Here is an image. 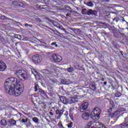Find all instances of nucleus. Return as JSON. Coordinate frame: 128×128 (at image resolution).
Returning a JSON list of instances; mask_svg holds the SVG:
<instances>
[{"label": "nucleus", "mask_w": 128, "mask_h": 128, "mask_svg": "<svg viewBox=\"0 0 128 128\" xmlns=\"http://www.w3.org/2000/svg\"><path fill=\"white\" fill-rule=\"evenodd\" d=\"M102 113V110L100 108H96L93 110L92 112H90V117L94 120H98L100 119V116Z\"/></svg>", "instance_id": "obj_3"}, {"label": "nucleus", "mask_w": 128, "mask_h": 128, "mask_svg": "<svg viewBox=\"0 0 128 128\" xmlns=\"http://www.w3.org/2000/svg\"><path fill=\"white\" fill-rule=\"evenodd\" d=\"M44 74H46V75H50L52 74V72H50V71L49 70H44Z\"/></svg>", "instance_id": "obj_15"}, {"label": "nucleus", "mask_w": 128, "mask_h": 128, "mask_svg": "<svg viewBox=\"0 0 128 128\" xmlns=\"http://www.w3.org/2000/svg\"><path fill=\"white\" fill-rule=\"evenodd\" d=\"M87 14L88 16H90V14L96 16L98 14V12L96 10H92L90 9L88 10Z\"/></svg>", "instance_id": "obj_12"}, {"label": "nucleus", "mask_w": 128, "mask_h": 128, "mask_svg": "<svg viewBox=\"0 0 128 128\" xmlns=\"http://www.w3.org/2000/svg\"><path fill=\"white\" fill-rule=\"evenodd\" d=\"M72 124H73V122H71L68 124V128H72Z\"/></svg>", "instance_id": "obj_29"}, {"label": "nucleus", "mask_w": 128, "mask_h": 128, "mask_svg": "<svg viewBox=\"0 0 128 128\" xmlns=\"http://www.w3.org/2000/svg\"><path fill=\"white\" fill-rule=\"evenodd\" d=\"M68 72H74V68L73 67H70L68 68Z\"/></svg>", "instance_id": "obj_23"}, {"label": "nucleus", "mask_w": 128, "mask_h": 128, "mask_svg": "<svg viewBox=\"0 0 128 128\" xmlns=\"http://www.w3.org/2000/svg\"><path fill=\"white\" fill-rule=\"evenodd\" d=\"M76 100V98H72V100H71V101H70V102L71 104H74V102H76V101L75 100Z\"/></svg>", "instance_id": "obj_27"}, {"label": "nucleus", "mask_w": 128, "mask_h": 128, "mask_svg": "<svg viewBox=\"0 0 128 128\" xmlns=\"http://www.w3.org/2000/svg\"><path fill=\"white\" fill-rule=\"evenodd\" d=\"M49 114L52 116H54V113L52 112H49Z\"/></svg>", "instance_id": "obj_38"}, {"label": "nucleus", "mask_w": 128, "mask_h": 128, "mask_svg": "<svg viewBox=\"0 0 128 128\" xmlns=\"http://www.w3.org/2000/svg\"><path fill=\"white\" fill-rule=\"evenodd\" d=\"M0 124H1V125L3 126H6V124H7L6 120L4 119L1 120Z\"/></svg>", "instance_id": "obj_16"}, {"label": "nucleus", "mask_w": 128, "mask_h": 128, "mask_svg": "<svg viewBox=\"0 0 128 128\" xmlns=\"http://www.w3.org/2000/svg\"><path fill=\"white\" fill-rule=\"evenodd\" d=\"M32 120L33 122H34V123L36 124H38V118H36V117H34L32 118Z\"/></svg>", "instance_id": "obj_17"}, {"label": "nucleus", "mask_w": 128, "mask_h": 128, "mask_svg": "<svg viewBox=\"0 0 128 128\" xmlns=\"http://www.w3.org/2000/svg\"><path fill=\"white\" fill-rule=\"evenodd\" d=\"M52 29H50L49 32H52Z\"/></svg>", "instance_id": "obj_46"}, {"label": "nucleus", "mask_w": 128, "mask_h": 128, "mask_svg": "<svg viewBox=\"0 0 128 128\" xmlns=\"http://www.w3.org/2000/svg\"><path fill=\"white\" fill-rule=\"evenodd\" d=\"M106 84H107V82H104V84L105 86L106 85Z\"/></svg>", "instance_id": "obj_45"}, {"label": "nucleus", "mask_w": 128, "mask_h": 128, "mask_svg": "<svg viewBox=\"0 0 128 128\" xmlns=\"http://www.w3.org/2000/svg\"><path fill=\"white\" fill-rule=\"evenodd\" d=\"M54 46H55V47L58 48V44H55Z\"/></svg>", "instance_id": "obj_47"}, {"label": "nucleus", "mask_w": 128, "mask_h": 128, "mask_svg": "<svg viewBox=\"0 0 128 128\" xmlns=\"http://www.w3.org/2000/svg\"><path fill=\"white\" fill-rule=\"evenodd\" d=\"M58 126H60V128H63V125H62L61 122H58Z\"/></svg>", "instance_id": "obj_30"}, {"label": "nucleus", "mask_w": 128, "mask_h": 128, "mask_svg": "<svg viewBox=\"0 0 128 128\" xmlns=\"http://www.w3.org/2000/svg\"><path fill=\"white\" fill-rule=\"evenodd\" d=\"M112 108H109L108 110V112L109 114H108V117L109 118H116L117 116V112H115L114 113H111V112H112Z\"/></svg>", "instance_id": "obj_8"}, {"label": "nucleus", "mask_w": 128, "mask_h": 128, "mask_svg": "<svg viewBox=\"0 0 128 128\" xmlns=\"http://www.w3.org/2000/svg\"><path fill=\"white\" fill-rule=\"evenodd\" d=\"M32 62L35 64H39L41 62V58L39 55L35 54L32 57Z\"/></svg>", "instance_id": "obj_5"}, {"label": "nucleus", "mask_w": 128, "mask_h": 128, "mask_svg": "<svg viewBox=\"0 0 128 128\" xmlns=\"http://www.w3.org/2000/svg\"><path fill=\"white\" fill-rule=\"evenodd\" d=\"M24 26H27V27H28V26H29V28H32V25H30V24H24Z\"/></svg>", "instance_id": "obj_31"}, {"label": "nucleus", "mask_w": 128, "mask_h": 128, "mask_svg": "<svg viewBox=\"0 0 128 128\" xmlns=\"http://www.w3.org/2000/svg\"><path fill=\"white\" fill-rule=\"evenodd\" d=\"M15 75L18 79L22 80V82H24L28 80V72L22 70H20L15 72Z\"/></svg>", "instance_id": "obj_2"}, {"label": "nucleus", "mask_w": 128, "mask_h": 128, "mask_svg": "<svg viewBox=\"0 0 128 128\" xmlns=\"http://www.w3.org/2000/svg\"><path fill=\"white\" fill-rule=\"evenodd\" d=\"M52 58L54 60V62H60L62 60V58L60 56L56 54H54L52 56Z\"/></svg>", "instance_id": "obj_4"}, {"label": "nucleus", "mask_w": 128, "mask_h": 128, "mask_svg": "<svg viewBox=\"0 0 128 128\" xmlns=\"http://www.w3.org/2000/svg\"><path fill=\"white\" fill-rule=\"evenodd\" d=\"M87 6H90L91 8H92V6H94V4L92 3V2H90L87 4Z\"/></svg>", "instance_id": "obj_25"}, {"label": "nucleus", "mask_w": 128, "mask_h": 128, "mask_svg": "<svg viewBox=\"0 0 128 128\" xmlns=\"http://www.w3.org/2000/svg\"><path fill=\"white\" fill-rule=\"evenodd\" d=\"M4 88L6 94L18 97L22 93L24 85L16 78H10L4 82Z\"/></svg>", "instance_id": "obj_1"}, {"label": "nucleus", "mask_w": 128, "mask_h": 128, "mask_svg": "<svg viewBox=\"0 0 128 128\" xmlns=\"http://www.w3.org/2000/svg\"><path fill=\"white\" fill-rule=\"evenodd\" d=\"M69 30H72L73 32H74V30H76V29H72V28H70Z\"/></svg>", "instance_id": "obj_40"}, {"label": "nucleus", "mask_w": 128, "mask_h": 128, "mask_svg": "<svg viewBox=\"0 0 128 128\" xmlns=\"http://www.w3.org/2000/svg\"><path fill=\"white\" fill-rule=\"evenodd\" d=\"M125 122H128V116L125 118Z\"/></svg>", "instance_id": "obj_35"}, {"label": "nucleus", "mask_w": 128, "mask_h": 128, "mask_svg": "<svg viewBox=\"0 0 128 128\" xmlns=\"http://www.w3.org/2000/svg\"><path fill=\"white\" fill-rule=\"evenodd\" d=\"M39 91V92L41 94L44 95L46 94V92L44 90H42V89L39 88L38 90Z\"/></svg>", "instance_id": "obj_24"}, {"label": "nucleus", "mask_w": 128, "mask_h": 128, "mask_svg": "<svg viewBox=\"0 0 128 128\" xmlns=\"http://www.w3.org/2000/svg\"><path fill=\"white\" fill-rule=\"evenodd\" d=\"M6 68V64L2 61H0V72H2Z\"/></svg>", "instance_id": "obj_10"}, {"label": "nucleus", "mask_w": 128, "mask_h": 128, "mask_svg": "<svg viewBox=\"0 0 128 128\" xmlns=\"http://www.w3.org/2000/svg\"><path fill=\"white\" fill-rule=\"evenodd\" d=\"M88 102H85L82 104L80 106V112H84L88 108Z\"/></svg>", "instance_id": "obj_6"}, {"label": "nucleus", "mask_w": 128, "mask_h": 128, "mask_svg": "<svg viewBox=\"0 0 128 128\" xmlns=\"http://www.w3.org/2000/svg\"><path fill=\"white\" fill-rule=\"evenodd\" d=\"M102 2H108L110 0H101Z\"/></svg>", "instance_id": "obj_32"}, {"label": "nucleus", "mask_w": 128, "mask_h": 128, "mask_svg": "<svg viewBox=\"0 0 128 128\" xmlns=\"http://www.w3.org/2000/svg\"><path fill=\"white\" fill-rule=\"evenodd\" d=\"M119 128H128V124H120L119 125Z\"/></svg>", "instance_id": "obj_18"}, {"label": "nucleus", "mask_w": 128, "mask_h": 128, "mask_svg": "<svg viewBox=\"0 0 128 128\" xmlns=\"http://www.w3.org/2000/svg\"><path fill=\"white\" fill-rule=\"evenodd\" d=\"M79 70H82L84 72V68L82 67H80V68Z\"/></svg>", "instance_id": "obj_36"}, {"label": "nucleus", "mask_w": 128, "mask_h": 128, "mask_svg": "<svg viewBox=\"0 0 128 128\" xmlns=\"http://www.w3.org/2000/svg\"><path fill=\"white\" fill-rule=\"evenodd\" d=\"M116 22H118V20H116Z\"/></svg>", "instance_id": "obj_50"}, {"label": "nucleus", "mask_w": 128, "mask_h": 128, "mask_svg": "<svg viewBox=\"0 0 128 128\" xmlns=\"http://www.w3.org/2000/svg\"><path fill=\"white\" fill-rule=\"evenodd\" d=\"M90 116V111L87 110L82 114V118L84 120H89Z\"/></svg>", "instance_id": "obj_7"}, {"label": "nucleus", "mask_w": 128, "mask_h": 128, "mask_svg": "<svg viewBox=\"0 0 128 128\" xmlns=\"http://www.w3.org/2000/svg\"><path fill=\"white\" fill-rule=\"evenodd\" d=\"M64 109L62 108V110L58 109L56 110V114L58 115V118H62V114H63V112H64Z\"/></svg>", "instance_id": "obj_9"}, {"label": "nucleus", "mask_w": 128, "mask_h": 128, "mask_svg": "<svg viewBox=\"0 0 128 128\" xmlns=\"http://www.w3.org/2000/svg\"><path fill=\"white\" fill-rule=\"evenodd\" d=\"M120 54H122V56H124V52L122 51H120Z\"/></svg>", "instance_id": "obj_42"}, {"label": "nucleus", "mask_w": 128, "mask_h": 128, "mask_svg": "<svg viewBox=\"0 0 128 128\" xmlns=\"http://www.w3.org/2000/svg\"><path fill=\"white\" fill-rule=\"evenodd\" d=\"M38 88V84H36V86H34V92H37L39 88Z\"/></svg>", "instance_id": "obj_26"}, {"label": "nucleus", "mask_w": 128, "mask_h": 128, "mask_svg": "<svg viewBox=\"0 0 128 128\" xmlns=\"http://www.w3.org/2000/svg\"><path fill=\"white\" fill-rule=\"evenodd\" d=\"M110 104L111 105V106H112V107L114 108L115 105H114V100H110Z\"/></svg>", "instance_id": "obj_21"}, {"label": "nucleus", "mask_w": 128, "mask_h": 128, "mask_svg": "<svg viewBox=\"0 0 128 128\" xmlns=\"http://www.w3.org/2000/svg\"><path fill=\"white\" fill-rule=\"evenodd\" d=\"M60 100L61 102H62V103H63V104H68V100L65 96H61Z\"/></svg>", "instance_id": "obj_11"}, {"label": "nucleus", "mask_w": 128, "mask_h": 128, "mask_svg": "<svg viewBox=\"0 0 128 128\" xmlns=\"http://www.w3.org/2000/svg\"><path fill=\"white\" fill-rule=\"evenodd\" d=\"M101 81H102V82H104V78H101Z\"/></svg>", "instance_id": "obj_44"}, {"label": "nucleus", "mask_w": 128, "mask_h": 128, "mask_svg": "<svg viewBox=\"0 0 128 128\" xmlns=\"http://www.w3.org/2000/svg\"><path fill=\"white\" fill-rule=\"evenodd\" d=\"M90 88H91L93 90H95L97 89V88L95 85L90 84Z\"/></svg>", "instance_id": "obj_19"}, {"label": "nucleus", "mask_w": 128, "mask_h": 128, "mask_svg": "<svg viewBox=\"0 0 128 128\" xmlns=\"http://www.w3.org/2000/svg\"><path fill=\"white\" fill-rule=\"evenodd\" d=\"M66 16H70V13H68Z\"/></svg>", "instance_id": "obj_43"}, {"label": "nucleus", "mask_w": 128, "mask_h": 128, "mask_svg": "<svg viewBox=\"0 0 128 128\" xmlns=\"http://www.w3.org/2000/svg\"><path fill=\"white\" fill-rule=\"evenodd\" d=\"M68 115V111L66 112L65 114H64V116H66V118Z\"/></svg>", "instance_id": "obj_33"}, {"label": "nucleus", "mask_w": 128, "mask_h": 128, "mask_svg": "<svg viewBox=\"0 0 128 128\" xmlns=\"http://www.w3.org/2000/svg\"><path fill=\"white\" fill-rule=\"evenodd\" d=\"M54 45H57V44H56V43H55V42H52V44H51V46H54Z\"/></svg>", "instance_id": "obj_39"}, {"label": "nucleus", "mask_w": 128, "mask_h": 128, "mask_svg": "<svg viewBox=\"0 0 128 128\" xmlns=\"http://www.w3.org/2000/svg\"><path fill=\"white\" fill-rule=\"evenodd\" d=\"M122 96V94L120 92H116L114 94V96L116 98H119Z\"/></svg>", "instance_id": "obj_22"}, {"label": "nucleus", "mask_w": 128, "mask_h": 128, "mask_svg": "<svg viewBox=\"0 0 128 128\" xmlns=\"http://www.w3.org/2000/svg\"><path fill=\"white\" fill-rule=\"evenodd\" d=\"M28 118H26V119L22 118V122L23 124H25L26 122H28Z\"/></svg>", "instance_id": "obj_28"}, {"label": "nucleus", "mask_w": 128, "mask_h": 128, "mask_svg": "<svg viewBox=\"0 0 128 128\" xmlns=\"http://www.w3.org/2000/svg\"><path fill=\"white\" fill-rule=\"evenodd\" d=\"M117 86H118V84L116 82H114L112 83V89L116 90L117 88Z\"/></svg>", "instance_id": "obj_14"}, {"label": "nucleus", "mask_w": 128, "mask_h": 128, "mask_svg": "<svg viewBox=\"0 0 128 128\" xmlns=\"http://www.w3.org/2000/svg\"><path fill=\"white\" fill-rule=\"evenodd\" d=\"M8 122L12 126H14L16 124V120H14L13 119H10L9 120Z\"/></svg>", "instance_id": "obj_13"}, {"label": "nucleus", "mask_w": 128, "mask_h": 128, "mask_svg": "<svg viewBox=\"0 0 128 128\" xmlns=\"http://www.w3.org/2000/svg\"><path fill=\"white\" fill-rule=\"evenodd\" d=\"M0 19L1 20H10V18H8V17L4 16H1Z\"/></svg>", "instance_id": "obj_20"}, {"label": "nucleus", "mask_w": 128, "mask_h": 128, "mask_svg": "<svg viewBox=\"0 0 128 128\" xmlns=\"http://www.w3.org/2000/svg\"><path fill=\"white\" fill-rule=\"evenodd\" d=\"M63 80H61V82H63Z\"/></svg>", "instance_id": "obj_49"}, {"label": "nucleus", "mask_w": 128, "mask_h": 128, "mask_svg": "<svg viewBox=\"0 0 128 128\" xmlns=\"http://www.w3.org/2000/svg\"><path fill=\"white\" fill-rule=\"evenodd\" d=\"M114 34H118V33H114Z\"/></svg>", "instance_id": "obj_52"}, {"label": "nucleus", "mask_w": 128, "mask_h": 128, "mask_svg": "<svg viewBox=\"0 0 128 128\" xmlns=\"http://www.w3.org/2000/svg\"><path fill=\"white\" fill-rule=\"evenodd\" d=\"M12 4H14V6H18V2L14 1Z\"/></svg>", "instance_id": "obj_34"}, {"label": "nucleus", "mask_w": 128, "mask_h": 128, "mask_svg": "<svg viewBox=\"0 0 128 128\" xmlns=\"http://www.w3.org/2000/svg\"><path fill=\"white\" fill-rule=\"evenodd\" d=\"M20 37V35H17L15 36V38L18 39V38Z\"/></svg>", "instance_id": "obj_37"}, {"label": "nucleus", "mask_w": 128, "mask_h": 128, "mask_svg": "<svg viewBox=\"0 0 128 128\" xmlns=\"http://www.w3.org/2000/svg\"><path fill=\"white\" fill-rule=\"evenodd\" d=\"M69 116L70 117V118L72 120L73 119V116L72 114H69Z\"/></svg>", "instance_id": "obj_41"}, {"label": "nucleus", "mask_w": 128, "mask_h": 128, "mask_svg": "<svg viewBox=\"0 0 128 128\" xmlns=\"http://www.w3.org/2000/svg\"><path fill=\"white\" fill-rule=\"evenodd\" d=\"M68 10H70V7H68Z\"/></svg>", "instance_id": "obj_48"}, {"label": "nucleus", "mask_w": 128, "mask_h": 128, "mask_svg": "<svg viewBox=\"0 0 128 128\" xmlns=\"http://www.w3.org/2000/svg\"><path fill=\"white\" fill-rule=\"evenodd\" d=\"M76 94V92H74V93H73V94Z\"/></svg>", "instance_id": "obj_51"}]
</instances>
